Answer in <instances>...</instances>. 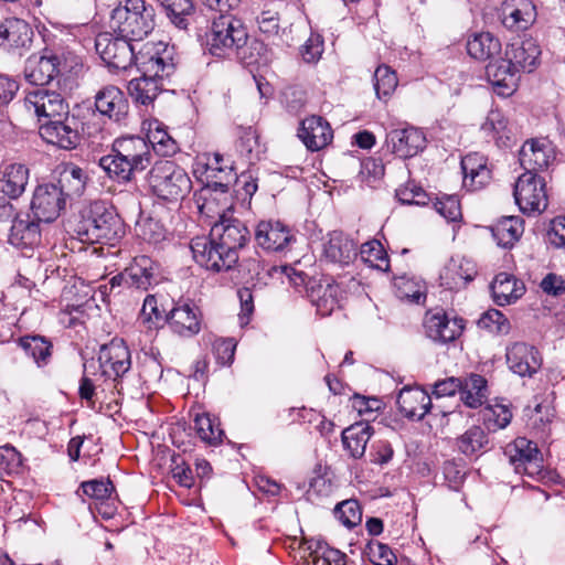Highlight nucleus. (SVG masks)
<instances>
[{"mask_svg": "<svg viewBox=\"0 0 565 565\" xmlns=\"http://www.w3.org/2000/svg\"><path fill=\"white\" fill-rule=\"evenodd\" d=\"M249 239L248 228L237 218L222 216L209 236L191 241L194 260L213 271H227L238 262V249Z\"/></svg>", "mask_w": 565, "mask_h": 565, "instance_id": "nucleus-1", "label": "nucleus"}, {"mask_svg": "<svg viewBox=\"0 0 565 565\" xmlns=\"http://www.w3.org/2000/svg\"><path fill=\"white\" fill-rule=\"evenodd\" d=\"M150 146L142 137L118 138L111 153L99 159L100 168L118 182H129L136 172L143 171L151 163Z\"/></svg>", "mask_w": 565, "mask_h": 565, "instance_id": "nucleus-2", "label": "nucleus"}, {"mask_svg": "<svg viewBox=\"0 0 565 565\" xmlns=\"http://www.w3.org/2000/svg\"><path fill=\"white\" fill-rule=\"evenodd\" d=\"M74 231L84 243L110 245L124 233L120 217L102 201H95L81 211Z\"/></svg>", "mask_w": 565, "mask_h": 565, "instance_id": "nucleus-3", "label": "nucleus"}, {"mask_svg": "<svg viewBox=\"0 0 565 565\" xmlns=\"http://www.w3.org/2000/svg\"><path fill=\"white\" fill-rule=\"evenodd\" d=\"M151 193L159 200L175 203L183 200L192 189L186 171L174 161H157L147 174Z\"/></svg>", "mask_w": 565, "mask_h": 565, "instance_id": "nucleus-4", "label": "nucleus"}, {"mask_svg": "<svg viewBox=\"0 0 565 565\" xmlns=\"http://www.w3.org/2000/svg\"><path fill=\"white\" fill-rule=\"evenodd\" d=\"M110 26L122 38L140 41L154 28V10L145 0H125L113 10Z\"/></svg>", "mask_w": 565, "mask_h": 565, "instance_id": "nucleus-5", "label": "nucleus"}, {"mask_svg": "<svg viewBox=\"0 0 565 565\" xmlns=\"http://www.w3.org/2000/svg\"><path fill=\"white\" fill-rule=\"evenodd\" d=\"M142 75L132 78L128 92L136 103L149 105L154 100L163 86V79L169 77L174 65L159 55H151L141 63Z\"/></svg>", "mask_w": 565, "mask_h": 565, "instance_id": "nucleus-6", "label": "nucleus"}, {"mask_svg": "<svg viewBox=\"0 0 565 565\" xmlns=\"http://www.w3.org/2000/svg\"><path fill=\"white\" fill-rule=\"evenodd\" d=\"M247 31L241 20L221 14L212 21L206 33V46L214 56H227L244 46Z\"/></svg>", "mask_w": 565, "mask_h": 565, "instance_id": "nucleus-7", "label": "nucleus"}, {"mask_svg": "<svg viewBox=\"0 0 565 565\" xmlns=\"http://www.w3.org/2000/svg\"><path fill=\"white\" fill-rule=\"evenodd\" d=\"M504 454L516 473L537 481L545 478L543 457L534 441L518 437L505 447Z\"/></svg>", "mask_w": 565, "mask_h": 565, "instance_id": "nucleus-8", "label": "nucleus"}, {"mask_svg": "<svg viewBox=\"0 0 565 565\" xmlns=\"http://www.w3.org/2000/svg\"><path fill=\"white\" fill-rule=\"evenodd\" d=\"M513 194L515 203L524 214H540L547 207L546 182L536 173L521 174L515 182Z\"/></svg>", "mask_w": 565, "mask_h": 565, "instance_id": "nucleus-9", "label": "nucleus"}, {"mask_svg": "<svg viewBox=\"0 0 565 565\" xmlns=\"http://www.w3.org/2000/svg\"><path fill=\"white\" fill-rule=\"evenodd\" d=\"M24 106L34 111L40 124L65 117L70 113L68 104L60 93L43 87L28 92Z\"/></svg>", "mask_w": 565, "mask_h": 565, "instance_id": "nucleus-10", "label": "nucleus"}, {"mask_svg": "<svg viewBox=\"0 0 565 565\" xmlns=\"http://www.w3.org/2000/svg\"><path fill=\"white\" fill-rule=\"evenodd\" d=\"M130 41V39L120 35L114 38L109 33H102L96 38L95 49L109 68L127 70L135 57Z\"/></svg>", "mask_w": 565, "mask_h": 565, "instance_id": "nucleus-11", "label": "nucleus"}, {"mask_svg": "<svg viewBox=\"0 0 565 565\" xmlns=\"http://www.w3.org/2000/svg\"><path fill=\"white\" fill-rule=\"evenodd\" d=\"M63 189L53 183L38 185L31 201V210L39 222L50 223L65 207Z\"/></svg>", "mask_w": 565, "mask_h": 565, "instance_id": "nucleus-12", "label": "nucleus"}, {"mask_svg": "<svg viewBox=\"0 0 565 565\" xmlns=\"http://www.w3.org/2000/svg\"><path fill=\"white\" fill-rule=\"evenodd\" d=\"M39 134L45 142L65 150L76 148L81 140L77 120L70 114L58 119L43 121L39 126Z\"/></svg>", "mask_w": 565, "mask_h": 565, "instance_id": "nucleus-13", "label": "nucleus"}, {"mask_svg": "<svg viewBox=\"0 0 565 565\" xmlns=\"http://www.w3.org/2000/svg\"><path fill=\"white\" fill-rule=\"evenodd\" d=\"M254 237L258 247L270 253L288 250L296 242V236L288 225L271 220L258 222Z\"/></svg>", "mask_w": 565, "mask_h": 565, "instance_id": "nucleus-14", "label": "nucleus"}, {"mask_svg": "<svg viewBox=\"0 0 565 565\" xmlns=\"http://www.w3.org/2000/svg\"><path fill=\"white\" fill-rule=\"evenodd\" d=\"M424 330L428 339L438 344H447L456 341L465 329L462 318H449L443 311H428L424 318Z\"/></svg>", "mask_w": 565, "mask_h": 565, "instance_id": "nucleus-15", "label": "nucleus"}, {"mask_svg": "<svg viewBox=\"0 0 565 565\" xmlns=\"http://www.w3.org/2000/svg\"><path fill=\"white\" fill-rule=\"evenodd\" d=\"M98 362L102 375L115 381L130 370V351L122 339L115 338L99 348Z\"/></svg>", "mask_w": 565, "mask_h": 565, "instance_id": "nucleus-16", "label": "nucleus"}, {"mask_svg": "<svg viewBox=\"0 0 565 565\" xmlns=\"http://www.w3.org/2000/svg\"><path fill=\"white\" fill-rule=\"evenodd\" d=\"M555 158V147L547 138H531L519 151L520 164L530 173L546 170Z\"/></svg>", "mask_w": 565, "mask_h": 565, "instance_id": "nucleus-17", "label": "nucleus"}, {"mask_svg": "<svg viewBox=\"0 0 565 565\" xmlns=\"http://www.w3.org/2000/svg\"><path fill=\"white\" fill-rule=\"evenodd\" d=\"M308 298L322 317L330 316L340 308L343 290L332 278L308 281Z\"/></svg>", "mask_w": 565, "mask_h": 565, "instance_id": "nucleus-18", "label": "nucleus"}, {"mask_svg": "<svg viewBox=\"0 0 565 565\" xmlns=\"http://www.w3.org/2000/svg\"><path fill=\"white\" fill-rule=\"evenodd\" d=\"M486 74L495 93L504 97L511 96L515 92L520 79V73L505 56L497 55L490 60L486 67Z\"/></svg>", "mask_w": 565, "mask_h": 565, "instance_id": "nucleus-19", "label": "nucleus"}, {"mask_svg": "<svg viewBox=\"0 0 565 565\" xmlns=\"http://www.w3.org/2000/svg\"><path fill=\"white\" fill-rule=\"evenodd\" d=\"M96 110L115 122H122L129 113V102L115 85H106L95 95Z\"/></svg>", "mask_w": 565, "mask_h": 565, "instance_id": "nucleus-20", "label": "nucleus"}, {"mask_svg": "<svg viewBox=\"0 0 565 565\" xmlns=\"http://www.w3.org/2000/svg\"><path fill=\"white\" fill-rule=\"evenodd\" d=\"M167 322L175 334L192 338L201 330V312L195 305L183 302L171 309Z\"/></svg>", "mask_w": 565, "mask_h": 565, "instance_id": "nucleus-21", "label": "nucleus"}, {"mask_svg": "<svg viewBox=\"0 0 565 565\" xmlns=\"http://www.w3.org/2000/svg\"><path fill=\"white\" fill-rule=\"evenodd\" d=\"M535 17V7L531 0H504L500 8L501 22L509 30H526Z\"/></svg>", "mask_w": 565, "mask_h": 565, "instance_id": "nucleus-22", "label": "nucleus"}, {"mask_svg": "<svg viewBox=\"0 0 565 565\" xmlns=\"http://www.w3.org/2000/svg\"><path fill=\"white\" fill-rule=\"evenodd\" d=\"M61 58L55 54L32 55L24 67L25 79L36 86H44L60 74Z\"/></svg>", "mask_w": 565, "mask_h": 565, "instance_id": "nucleus-23", "label": "nucleus"}, {"mask_svg": "<svg viewBox=\"0 0 565 565\" xmlns=\"http://www.w3.org/2000/svg\"><path fill=\"white\" fill-rule=\"evenodd\" d=\"M387 142L397 157L406 159L415 157L424 150L426 137L422 130L408 127L392 130L387 134Z\"/></svg>", "mask_w": 565, "mask_h": 565, "instance_id": "nucleus-24", "label": "nucleus"}, {"mask_svg": "<svg viewBox=\"0 0 565 565\" xmlns=\"http://www.w3.org/2000/svg\"><path fill=\"white\" fill-rule=\"evenodd\" d=\"M298 136L310 151L326 148L333 139L330 124L320 116H311L301 121Z\"/></svg>", "mask_w": 565, "mask_h": 565, "instance_id": "nucleus-25", "label": "nucleus"}, {"mask_svg": "<svg viewBox=\"0 0 565 565\" xmlns=\"http://www.w3.org/2000/svg\"><path fill=\"white\" fill-rule=\"evenodd\" d=\"M541 51L533 39L514 40L505 47L504 56L520 73L532 72L537 65Z\"/></svg>", "mask_w": 565, "mask_h": 565, "instance_id": "nucleus-26", "label": "nucleus"}, {"mask_svg": "<svg viewBox=\"0 0 565 565\" xmlns=\"http://www.w3.org/2000/svg\"><path fill=\"white\" fill-rule=\"evenodd\" d=\"M356 257L355 244L342 232L328 234L322 248V258L334 265H349Z\"/></svg>", "mask_w": 565, "mask_h": 565, "instance_id": "nucleus-27", "label": "nucleus"}, {"mask_svg": "<svg viewBox=\"0 0 565 565\" xmlns=\"http://www.w3.org/2000/svg\"><path fill=\"white\" fill-rule=\"evenodd\" d=\"M128 277V287L147 291L153 285L159 282V267L148 256H136L126 268Z\"/></svg>", "mask_w": 565, "mask_h": 565, "instance_id": "nucleus-28", "label": "nucleus"}, {"mask_svg": "<svg viewBox=\"0 0 565 565\" xmlns=\"http://www.w3.org/2000/svg\"><path fill=\"white\" fill-rule=\"evenodd\" d=\"M462 185L468 191H477L487 185L491 179V171L487 158L478 152L469 153L461 159Z\"/></svg>", "mask_w": 565, "mask_h": 565, "instance_id": "nucleus-29", "label": "nucleus"}, {"mask_svg": "<svg viewBox=\"0 0 565 565\" xmlns=\"http://www.w3.org/2000/svg\"><path fill=\"white\" fill-rule=\"evenodd\" d=\"M396 403L405 417L420 420L431 407V397L419 387H404L399 392Z\"/></svg>", "mask_w": 565, "mask_h": 565, "instance_id": "nucleus-30", "label": "nucleus"}, {"mask_svg": "<svg viewBox=\"0 0 565 565\" xmlns=\"http://www.w3.org/2000/svg\"><path fill=\"white\" fill-rule=\"evenodd\" d=\"M33 31L22 19L7 18L0 24V45L6 50L26 49L32 43Z\"/></svg>", "mask_w": 565, "mask_h": 565, "instance_id": "nucleus-31", "label": "nucleus"}, {"mask_svg": "<svg viewBox=\"0 0 565 565\" xmlns=\"http://www.w3.org/2000/svg\"><path fill=\"white\" fill-rule=\"evenodd\" d=\"M510 370L520 376H532L540 367L537 351L525 343H514L507 351Z\"/></svg>", "mask_w": 565, "mask_h": 565, "instance_id": "nucleus-32", "label": "nucleus"}, {"mask_svg": "<svg viewBox=\"0 0 565 565\" xmlns=\"http://www.w3.org/2000/svg\"><path fill=\"white\" fill-rule=\"evenodd\" d=\"M491 292L498 306H507L514 303L524 295L525 285L513 275L500 273L491 284Z\"/></svg>", "mask_w": 565, "mask_h": 565, "instance_id": "nucleus-33", "label": "nucleus"}, {"mask_svg": "<svg viewBox=\"0 0 565 565\" xmlns=\"http://www.w3.org/2000/svg\"><path fill=\"white\" fill-rule=\"evenodd\" d=\"M29 182V169L22 163L8 164L0 177V194L18 199Z\"/></svg>", "mask_w": 565, "mask_h": 565, "instance_id": "nucleus-34", "label": "nucleus"}, {"mask_svg": "<svg viewBox=\"0 0 565 565\" xmlns=\"http://www.w3.org/2000/svg\"><path fill=\"white\" fill-rule=\"evenodd\" d=\"M374 430L367 422L355 423L342 431V443L350 457L360 459Z\"/></svg>", "mask_w": 565, "mask_h": 565, "instance_id": "nucleus-35", "label": "nucleus"}, {"mask_svg": "<svg viewBox=\"0 0 565 565\" xmlns=\"http://www.w3.org/2000/svg\"><path fill=\"white\" fill-rule=\"evenodd\" d=\"M488 434L480 426H471L457 437V449L467 457L479 456L490 449Z\"/></svg>", "mask_w": 565, "mask_h": 565, "instance_id": "nucleus-36", "label": "nucleus"}, {"mask_svg": "<svg viewBox=\"0 0 565 565\" xmlns=\"http://www.w3.org/2000/svg\"><path fill=\"white\" fill-rule=\"evenodd\" d=\"M18 345L39 367L49 364L52 356V342L42 335H24L18 339Z\"/></svg>", "mask_w": 565, "mask_h": 565, "instance_id": "nucleus-37", "label": "nucleus"}, {"mask_svg": "<svg viewBox=\"0 0 565 565\" xmlns=\"http://www.w3.org/2000/svg\"><path fill=\"white\" fill-rule=\"evenodd\" d=\"M147 139L150 150L159 156L168 157L178 151V143L169 135L167 126L158 120L149 122Z\"/></svg>", "mask_w": 565, "mask_h": 565, "instance_id": "nucleus-38", "label": "nucleus"}, {"mask_svg": "<svg viewBox=\"0 0 565 565\" xmlns=\"http://www.w3.org/2000/svg\"><path fill=\"white\" fill-rule=\"evenodd\" d=\"M523 220L518 216H504L492 227L491 232L498 245L502 247H512L523 234Z\"/></svg>", "mask_w": 565, "mask_h": 565, "instance_id": "nucleus-39", "label": "nucleus"}, {"mask_svg": "<svg viewBox=\"0 0 565 565\" xmlns=\"http://www.w3.org/2000/svg\"><path fill=\"white\" fill-rule=\"evenodd\" d=\"M468 54L480 61H490L501 52V43L489 32L475 34L467 42Z\"/></svg>", "mask_w": 565, "mask_h": 565, "instance_id": "nucleus-40", "label": "nucleus"}, {"mask_svg": "<svg viewBox=\"0 0 565 565\" xmlns=\"http://www.w3.org/2000/svg\"><path fill=\"white\" fill-rule=\"evenodd\" d=\"M9 241L17 247H32L41 242V232L38 222L29 220H13Z\"/></svg>", "mask_w": 565, "mask_h": 565, "instance_id": "nucleus-41", "label": "nucleus"}, {"mask_svg": "<svg viewBox=\"0 0 565 565\" xmlns=\"http://www.w3.org/2000/svg\"><path fill=\"white\" fill-rule=\"evenodd\" d=\"M488 396L487 381L479 374H471L462 383L461 399L471 408L481 406Z\"/></svg>", "mask_w": 565, "mask_h": 565, "instance_id": "nucleus-42", "label": "nucleus"}, {"mask_svg": "<svg viewBox=\"0 0 565 565\" xmlns=\"http://www.w3.org/2000/svg\"><path fill=\"white\" fill-rule=\"evenodd\" d=\"M194 429L200 439L209 445L215 446L222 443L223 430L216 418L209 413H196L193 418Z\"/></svg>", "mask_w": 565, "mask_h": 565, "instance_id": "nucleus-43", "label": "nucleus"}, {"mask_svg": "<svg viewBox=\"0 0 565 565\" xmlns=\"http://www.w3.org/2000/svg\"><path fill=\"white\" fill-rule=\"evenodd\" d=\"M310 550L307 562L312 565H345L347 556L339 550L330 547L324 542H316L308 547Z\"/></svg>", "mask_w": 565, "mask_h": 565, "instance_id": "nucleus-44", "label": "nucleus"}, {"mask_svg": "<svg viewBox=\"0 0 565 565\" xmlns=\"http://www.w3.org/2000/svg\"><path fill=\"white\" fill-rule=\"evenodd\" d=\"M87 175L85 171L77 166H67L61 172L58 185L63 189L64 196L81 195L86 185Z\"/></svg>", "mask_w": 565, "mask_h": 565, "instance_id": "nucleus-45", "label": "nucleus"}, {"mask_svg": "<svg viewBox=\"0 0 565 565\" xmlns=\"http://www.w3.org/2000/svg\"><path fill=\"white\" fill-rule=\"evenodd\" d=\"M166 310L160 308L154 295H148L142 303L138 320L148 330L158 329L167 322Z\"/></svg>", "mask_w": 565, "mask_h": 565, "instance_id": "nucleus-46", "label": "nucleus"}, {"mask_svg": "<svg viewBox=\"0 0 565 565\" xmlns=\"http://www.w3.org/2000/svg\"><path fill=\"white\" fill-rule=\"evenodd\" d=\"M171 22L179 29L188 28V17L193 11L192 0H158Z\"/></svg>", "mask_w": 565, "mask_h": 565, "instance_id": "nucleus-47", "label": "nucleus"}, {"mask_svg": "<svg viewBox=\"0 0 565 565\" xmlns=\"http://www.w3.org/2000/svg\"><path fill=\"white\" fill-rule=\"evenodd\" d=\"M361 259L371 267L386 271L390 268V260L382 244L376 241H369L362 244L360 249Z\"/></svg>", "mask_w": 565, "mask_h": 565, "instance_id": "nucleus-48", "label": "nucleus"}, {"mask_svg": "<svg viewBox=\"0 0 565 565\" xmlns=\"http://www.w3.org/2000/svg\"><path fill=\"white\" fill-rule=\"evenodd\" d=\"M398 85L396 73L387 65H380L374 72V89L380 99L388 98Z\"/></svg>", "mask_w": 565, "mask_h": 565, "instance_id": "nucleus-49", "label": "nucleus"}, {"mask_svg": "<svg viewBox=\"0 0 565 565\" xmlns=\"http://www.w3.org/2000/svg\"><path fill=\"white\" fill-rule=\"evenodd\" d=\"M396 295L401 299L419 303L425 298V285L415 277L402 276L395 280Z\"/></svg>", "mask_w": 565, "mask_h": 565, "instance_id": "nucleus-50", "label": "nucleus"}, {"mask_svg": "<svg viewBox=\"0 0 565 565\" xmlns=\"http://www.w3.org/2000/svg\"><path fill=\"white\" fill-rule=\"evenodd\" d=\"M475 277L472 269H463L462 265L456 263L449 264L440 276L443 285L448 289H461Z\"/></svg>", "mask_w": 565, "mask_h": 565, "instance_id": "nucleus-51", "label": "nucleus"}, {"mask_svg": "<svg viewBox=\"0 0 565 565\" xmlns=\"http://www.w3.org/2000/svg\"><path fill=\"white\" fill-rule=\"evenodd\" d=\"M482 417L488 429H503L510 424L512 419V412L508 406L497 404L493 406H487L482 411Z\"/></svg>", "mask_w": 565, "mask_h": 565, "instance_id": "nucleus-52", "label": "nucleus"}, {"mask_svg": "<svg viewBox=\"0 0 565 565\" xmlns=\"http://www.w3.org/2000/svg\"><path fill=\"white\" fill-rule=\"evenodd\" d=\"M481 128L486 134H492L498 140L510 139L509 121L500 110H491Z\"/></svg>", "mask_w": 565, "mask_h": 565, "instance_id": "nucleus-53", "label": "nucleus"}, {"mask_svg": "<svg viewBox=\"0 0 565 565\" xmlns=\"http://www.w3.org/2000/svg\"><path fill=\"white\" fill-rule=\"evenodd\" d=\"M334 515L348 529L356 526L362 521V510L356 500H345L337 504Z\"/></svg>", "mask_w": 565, "mask_h": 565, "instance_id": "nucleus-54", "label": "nucleus"}, {"mask_svg": "<svg viewBox=\"0 0 565 565\" xmlns=\"http://www.w3.org/2000/svg\"><path fill=\"white\" fill-rule=\"evenodd\" d=\"M478 326L492 333L507 334L510 331L509 320L497 309L486 311L478 320Z\"/></svg>", "mask_w": 565, "mask_h": 565, "instance_id": "nucleus-55", "label": "nucleus"}, {"mask_svg": "<svg viewBox=\"0 0 565 565\" xmlns=\"http://www.w3.org/2000/svg\"><path fill=\"white\" fill-rule=\"evenodd\" d=\"M436 211L449 222H456L461 218V207L459 200L454 195L438 199L435 203Z\"/></svg>", "mask_w": 565, "mask_h": 565, "instance_id": "nucleus-56", "label": "nucleus"}, {"mask_svg": "<svg viewBox=\"0 0 565 565\" xmlns=\"http://www.w3.org/2000/svg\"><path fill=\"white\" fill-rule=\"evenodd\" d=\"M83 492L97 500H106L110 497L114 486L110 480H89L81 484Z\"/></svg>", "mask_w": 565, "mask_h": 565, "instance_id": "nucleus-57", "label": "nucleus"}, {"mask_svg": "<svg viewBox=\"0 0 565 565\" xmlns=\"http://www.w3.org/2000/svg\"><path fill=\"white\" fill-rule=\"evenodd\" d=\"M369 556L375 565H393L397 558L393 551L381 542H371L367 545Z\"/></svg>", "mask_w": 565, "mask_h": 565, "instance_id": "nucleus-58", "label": "nucleus"}, {"mask_svg": "<svg viewBox=\"0 0 565 565\" xmlns=\"http://www.w3.org/2000/svg\"><path fill=\"white\" fill-rule=\"evenodd\" d=\"M207 185L216 191L226 192L230 186L238 182L236 172L232 166H225L216 177H206Z\"/></svg>", "mask_w": 565, "mask_h": 565, "instance_id": "nucleus-59", "label": "nucleus"}, {"mask_svg": "<svg viewBox=\"0 0 565 565\" xmlns=\"http://www.w3.org/2000/svg\"><path fill=\"white\" fill-rule=\"evenodd\" d=\"M546 241L555 248L565 247V216L558 215L554 217L546 233Z\"/></svg>", "mask_w": 565, "mask_h": 565, "instance_id": "nucleus-60", "label": "nucleus"}, {"mask_svg": "<svg viewBox=\"0 0 565 565\" xmlns=\"http://www.w3.org/2000/svg\"><path fill=\"white\" fill-rule=\"evenodd\" d=\"M92 370H95L94 362H85L84 375L81 380L78 392L82 399H85L86 402L94 404L93 397L95 395V384L90 375H95V372Z\"/></svg>", "mask_w": 565, "mask_h": 565, "instance_id": "nucleus-61", "label": "nucleus"}, {"mask_svg": "<svg viewBox=\"0 0 565 565\" xmlns=\"http://www.w3.org/2000/svg\"><path fill=\"white\" fill-rule=\"evenodd\" d=\"M323 52V41L319 35H311L301 46L300 54L305 62L316 63Z\"/></svg>", "mask_w": 565, "mask_h": 565, "instance_id": "nucleus-62", "label": "nucleus"}, {"mask_svg": "<svg viewBox=\"0 0 565 565\" xmlns=\"http://www.w3.org/2000/svg\"><path fill=\"white\" fill-rule=\"evenodd\" d=\"M257 24L259 31L266 35L267 39L275 38L279 32V19L276 12L263 11L257 17Z\"/></svg>", "mask_w": 565, "mask_h": 565, "instance_id": "nucleus-63", "label": "nucleus"}, {"mask_svg": "<svg viewBox=\"0 0 565 565\" xmlns=\"http://www.w3.org/2000/svg\"><path fill=\"white\" fill-rule=\"evenodd\" d=\"M235 348L236 343L233 339H218L213 344L214 354L222 365L233 362Z\"/></svg>", "mask_w": 565, "mask_h": 565, "instance_id": "nucleus-64", "label": "nucleus"}]
</instances>
